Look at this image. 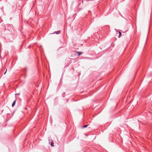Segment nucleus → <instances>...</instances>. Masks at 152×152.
I'll return each instance as SVG.
<instances>
[{
    "instance_id": "1a4fd4ad",
    "label": "nucleus",
    "mask_w": 152,
    "mask_h": 152,
    "mask_svg": "<svg viewBox=\"0 0 152 152\" xmlns=\"http://www.w3.org/2000/svg\"><path fill=\"white\" fill-rule=\"evenodd\" d=\"M65 94V93H64V92L63 94H62V96H63V97H64V96H63V94Z\"/></svg>"
},
{
    "instance_id": "20e7f679",
    "label": "nucleus",
    "mask_w": 152,
    "mask_h": 152,
    "mask_svg": "<svg viewBox=\"0 0 152 152\" xmlns=\"http://www.w3.org/2000/svg\"><path fill=\"white\" fill-rule=\"evenodd\" d=\"M77 53H78V55L79 56L81 55L83 53L82 52H77Z\"/></svg>"
},
{
    "instance_id": "f257e3e1",
    "label": "nucleus",
    "mask_w": 152,
    "mask_h": 152,
    "mask_svg": "<svg viewBox=\"0 0 152 152\" xmlns=\"http://www.w3.org/2000/svg\"><path fill=\"white\" fill-rule=\"evenodd\" d=\"M61 32V31H56L54 32L53 34L56 33V34H59Z\"/></svg>"
},
{
    "instance_id": "423d86ee",
    "label": "nucleus",
    "mask_w": 152,
    "mask_h": 152,
    "mask_svg": "<svg viewBox=\"0 0 152 152\" xmlns=\"http://www.w3.org/2000/svg\"><path fill=\"white\" fill-rule=\"evenodd\" d=\"M88 126V125H84V126H83V128H86V127H87Z\"/></svg>"
},
{
    "instance_id": "39448f33",
    "label": "nucleus",
    "mask_w": 152,
    "mask_h": 152,
    "mask_svg": "<svg viewBox=\"0 0 152 152\" xmlns=\"http://www.w3.org/2000/svg\"><path fill=\"white\" fill-rule=\"evenodd\" d=\"M119 35H118V37L120 38L121 37V32L120 31H119Z\"/></svg>"
},
{
    "instance_id": "f03ea898",
    "label": "nucleus",
    "mask_w": 152,
    "mask_h": 152,
    "mask_svg": "<svg viewBox=\"0 0 152 152\" xmlns=\"http://www.w3.org/2000/svg\"><path fill=\"white\" fill-rule=\"evenodd\" d=\"M27 68L25 67V68H24L23 69V72H25V73H26V71H27Z\"/></svg>"
},
{
    "instance_id": "0eeeda50",
    "label": "nucleus",
    "mask_w": 152,
    "mask_h": 152,
    "mask_svg": "<svg viewBox=\"0 0 152 152\" xmlns=\"http://www.w3.org/2000/svg\"><path fill=\"white\" fill-rule=\"evenodd\" d=\"M54 143H53V141L51 143V145L52 146H53Z\"/></svg>"
},
{
    "instance_id": "7ed1b4c3",
    "label": "nucleus",
    "mask_w": 152,
    "mask_h": 152,
    "mask_svg": "<svg viewBox=\"0 0 152 152\" xmlns=\"http://www.w3.org/2000/svg\"><path fill=\"white\" fill-rule=\"evenodd\" d=\"M16 101V99H15V100L14 101V102L12 104V107H13L14 106H15V104Z\"/></svg>"
},
{
    "instance_id": "6e6552de",
    "label": "nucleus",
    "mask_w": 152,
    "mask_h": 152,
    "mask_svg": "<svg viewBox=\"0 0 152 152\" xmlns=\"http://www.w3.org/2000/svg\"><path fill=\"white\" fill-rule=\"evenodd\" d=\"M20 93H17V94H15V95H20Z\"/></svg>"
},
{
    "instance_id": "9d476101",
    "label": "nucleus",
    "mask_w": 152,
    "mask_h": 152,
    "mask_svg": "<svg viewBox=\"0 0 152 152\" xmlns=\"http://www.w3.org/2000/svg\"><path fill=\"white\" fill-rule=\"evenodd\" d=\"M7 70H6V72L4 73V75H5V74H6V72H7Z\"/></svg>"
}]
</instances>
